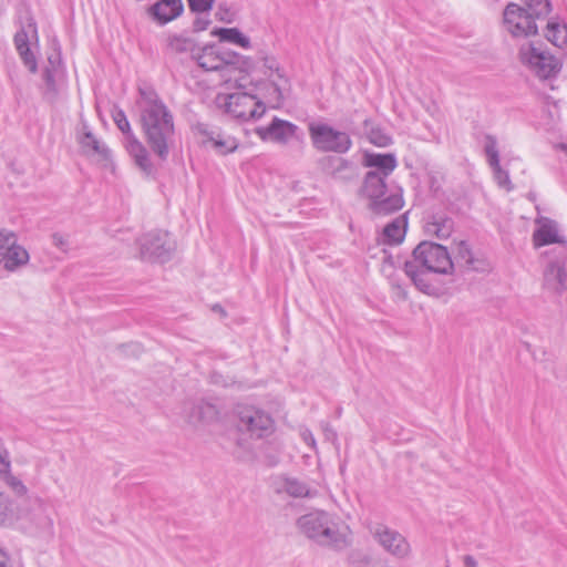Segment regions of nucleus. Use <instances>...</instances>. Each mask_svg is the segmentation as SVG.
<instances>
[{"mask_svg":"<svg viewBox=\"0 0 567 567\" xmlns=\"http://www.w3.org/2000/svg\"><path fill=\"white\" fill-rule=\"evenodd\" d=\"M204 144H210L220 155L229 154L238 147V142L235 137L217 131L207 132Z\"/></svg>","mask_w":567,"mask_h":567,"instance_id":"27","label":"nucleus"},{"mask_svg":"<svg viewBox=\"0 0 567 567\" xmlns=\"http://www.w3.org/2000/svg\"><path fill=\"white\" fill-rule=\"evenodd\" d=\"M25 533L44 539H52L54 537V519L44 506H41L39 513L32 515L31 526L25 529Z\"/></svg>","mask_w":567,"mask_h":567,"instance_id":"20","label":"nucleus"},{"mask_svg":"<svg viewBox=\"0 0 567 567\" xmlns=\"http://www.w3.org/2000/svg\"><path fill=\"white\" fill-rule=\"evenodd\" d=\"M218 99L221 100L220 96ZM223 103L227 113L241 121L257 120L266 112L262 102L257 100L256 96L244 92L225 95Z\"/></svg>","mask_w":567,"mask_h":567,"instance_id":"11","label":"nucleus"},{"mask_svg":"<svg viewBox=\"0 0 567 567\" xmlns=\"http://www.w3.org/2000/svg\"><path fill=\"white\" fill-rule=\"evenodd\" d=\"M523 2L526 11H528L534 19L546 18L551 10L549 0H523Z\"/></svg>","mask_w":567,"mask_h":567,"instance_id":"35","label":"nucleus"},{"mask_svg":"<svg viewBox=\"0 0 567 567\" xmlns=\"http://www.w3.org/2000/svg\"><path fill=\"white\" fill-rule=\"evenodd\" d=\"M485 153L488 157L489 166H496L497 163H499L497 142L496 138L491 135L486 136Z\"/></svg>","mask_w":567,"mask_h":567,"instance_id":"38","label":"nucleus"},{"mask_svg":"<svg viewBox=\"0 0 567 567\" xmlns=\"http://www.w3.org/2000/svg\"><path fill=\"white\" fill-rule=\"evenodd\" d=\"M404 271L421 292L429 296L439 293V288L432 282L429 276L432 271H426L425 268L419 267L415 262L408 261H404Z\"/></svg>","mask_w":567,"mask_h":567,"instance_id":"18","label":"nucleus"},{"mask_svg":"<svg viewBox=\"0 0 567 567\" xmlns=\"http://www.w3.org/2000/svg\"><path fill=\"white\" fill-rule=\"evenodd\" d=\"M113 121L117 128L126 136V150L133 157L136 166L146 175L154 173L155 168L146 147L135 137L132 132L130 122L122 110L113 113Z\"/></svg>","mask_w":567,"mask_h":567,"instance_id":"10","label":"nucleus"},{"mask_svg":"<svg viewBox=\"0 0 567 567\" xmlns=\"http://www.w3.org/2000/svg\"><path fill=\"white\" fill-rule=\"evenodd\" d=\"M0 567H9L8 556L2 549H0Z\"/></svg>","mask_w":567,"mask_h":567,"instance_id":"50","label":"nucleus"},{"mask_svg":"<svg viewBox=\"0 0 567 567\" xmlns=\"http://www.w3.org/2000/svg\"><path fill=\"white\" fill-rule=\"evenodd\" d=\"M141 259L150 262H166L176 251L177 245L169 233L164 230L150 231L137 240Z\"/></svg>","mask_w":567,"mask_h":567,"instance_id":"7","label":"nucleus"},{"mask_svg":"<svg viewBox=\"0 0 567 567\" xmlns=\"http://www.w3.org/2000/svg\"><path fill=\"white\" fill-rule=\"evenodd\" d=\"M272 84H274V86H275V90H276L277 92H279V91H280V84H279L276 80H272Z\"/></svg>","mask_w":567,"mask_h":567,"instance_id":"52","label":"nucleus"},{"mask_svg":"<svg viewBox=\"0 0 567 567\" xmlns=\"http://www.w3.org/2000/svg\"><path fill=\"white\" fill-rule=\"evenodd\" d=\"M236 427L238 432L254 440H261L275 431L272 416L254 405L239 404L235 409Z\"/></svg>","mask_w":567,"mask_h":567,"instance_id":"5","label":"nucleus"},{"mask_svg":"<svg viewBox=\"0 0 567 567\" xmlns=\"http://www.w3.org/2000/svg\"><path fill=\"white\" fill-rule=\"evenodd\" d=\"M59 59L55 58L54 60L50 56L49 58V63H50V68H45L44 71H43V80L47 84V87L49 91H52V92H55L56 91V86H55V76H56V73H58V64H59Z\"/></svg>","mask_w":567,"mask_h":567,"instance_id":"36","label":"nucleus"},{"mask_svg":"<svg viewBox=\"0 0 567 567\" xmlns=\"http://www.w3.org/2000/svg\"><path fill=\"white\" fill-rule=\"evenodd\" d=\"M297 128L295 124L276 117L267 127L259 128L258 134L262 140L285 144L295 136Z\"/></svg>","mask_w":567,"mask_h":567,"instance_id":"16","label":"nucleus"},{"mask_svg":"<svg viewBox=\"0 0 567 567\" xmlns=\"http://www.w3.org/2000/svg\"><path fill=\"white\" fill-rule=\"evenodd\" d=\"M11 467L8 451L0 443V474L7 473Z\"/></svg>","mask_w":567,"mask_h":567,"instance_id":"45","label":"nucleus"},{"mask_svg":"<svg viewBox=\"0 0 567 567\" xmlns=\"http://www.w3.org/2000/svg\"><path fill=\"white\" fill-rule=\"evenodd\" d=\"M182 0H159L150 8L151 16L159 23H167L183 12Z\"/></svg>","mask_w":567,"mask_h":567,"instance_id":"22","label":"nucleus"},{"mask_svg":"<svg viewBox=\"0 0 567 567\" xmlns=\"http://www.w3.org/2000/svg\"><path fill=\"white\" fill-rule=\"evenodd\" d=\"M408 262H415L433 274L449 275L454 269V264L446 247L432 241L420 243L412 251V258Z\"/></svg>","mask_w":567,"mask_h":567,"instance_id":"6","label":"nucleus"},{"mask_svg":"<svg viewBox=\"0 0 567 567\" xmlns=\"http://www.w3.org/2000/svg\"><path fill=\"white\" fill-rule=\"evenodd\" d=\"M192 11L195 12H208L215 2V0H187Z\"/></svg>","mask_w":567,"mask_h":567,"instance_id":"43","label":"nucleus"},{"mask_svg":"<svg viewBox=\"0 0 567 567\" xmlns=\"http://www.w3.org/2000/svg\"><path fill=\"white\" fill-rule=\"evenodd\" d=\"M297 526L308 538L322 545L343 547L348 544V528L324 511H313L302 515Z\"/></svg>","mask_w":567,"mask_h":567,"instance_id":"2","label":"nucleus"},{"mask_svg":"<svg viewBox=\"0 0 567 567\" xmlns=\"http://www.w3.org/2000/svg\"><path fill=\"white\" fill-rule=\"evenodd\" d=\"M53 245L63 252H68L71 248L70 237L60 233L52 235Z\"/></svg>","mask_w":567,"mask_h":567,"instance_id":"42","label":"nucleus"},{"mask_svg":"<svg viewBox=\"0 0 567 567\" xmlns=\"http://www.w3.org/2000/svg\"><path fill=\"white\" fill-rule=\"evenodd\" d=\"M264 68L269 71V73L265 72L269 78H271L272 73H276L279 80L284 79V74L280 71L279 64L274 56H264Z\"/></svg>","mask_w":567,"mask_h":567,"instance_id":"41","label":"nucleus"},{"mask_svg":"<svg viewBox=\"0 0 567 567\" xmlns=\"http://www.w3.org/2000/svg\"><path fill=\"white\" fill-rule=\"evenodd\" d=\"M281 491L291 497H313L317 492L312 491L305 482L295 477H285L281 481Z\"/></svg>","mask_w":567,"mask_h":567,"instance_id":"28","label":"nucleus"},{"mask_svg":"<svg viewBox=\"0 0 567 567\" xmlns=\"http://www.w3.org/2000/svg\"><path fill=\"white\" fill-rule=\"evenodd\" d=\"M322 430H323L324 439L334 444L337 442V437H338L337 432L329 424H323Z\"/></svg>","mask_w":567,"mask_h":567,"instance_id":"47","label":"nucleus"},{"mask_svg":"<svg viewBox=\"0 0 567 567\" xmlns=\"http://www.w3.org/2000/svg\"><path fill=\"white\" fill-rule=\"evenodd\" d=\"M127 350H131L132 353L137 354L142 351V348L138 343H131L126 346Z\"/></svg>","mask_w":567,"mask_h":567,"instance_id":"51","label":"nucleus"},{"mask_svg":"<svg viewBox=\"0 0 567 567\" xmlns=\"http://www.w3.org/2000/svg\"><path fill=\"white\" fill-rule=\"evenodd\" d=\"M324 171L333 178L341 181L352 179L355 175V167L341 157H327L324 159Z\"/></svg>","mask_w":567,"mask_h":567,"instance_id":"26","label":"nucleus"},{"mask_svg":"<svg viewBox=\"0 0 567 567\" xmlns=\"http://www.w3.org/2000/svg\"><path fill=\"white\" fill-rule=\"evenodd\" d=\"M78 140L86 154L95 156L100 161L107 162L111 159L110 148L102 141L96 138L92 132L87 130L85 124H83L82 134L79 135Z\"/></svg>","mask_w":567,"mask_h":567,"instance_id":"21","label":"nucleus"},{"mask_svg":"<svg viewBox=\"0 0 567 567\" xmlns=\"http://www.w3.org/2000/svg\"><path fill=\"white\" fill-rule=\"evenodd\" d=\"M198 65L206 71H220L227 76L230 69L248 71L250 61L228 49L216 45L198 49L195 55Z\"/></svg>","mask_w":567,"mask_h":567,"instance_id":"4","label":"nucleus"},{"mask_svg":"<svg viewBox=\"0 0 567 567\" xmlns=\"http://www.w3.org/2000/svg\"><path fill=\"white\" fill-rule=\"evenodd\" d=\"M388 177L367 173L360 188V195L369 200L368 207L377 216L393 214L404 205L402 189L389 187Z\"/></svg>","mask_w":567,"mask_h":567,"instance_id":"3","label":"nucleus"},{"mask_svg":"<svg viewBox=\"0 0 567 567\" xmlns=\"http://www.w3.org/2000/svg\"><path fill=\"white\" fill-rule=\"evenodd\" d=\"M503 23L508 33L515 38L529 37L537 33L536 19L524 7L508 3L503 12Z\"/></svg>","mask_w":567,"mask_h":567,"instance_id":"12","label":"nucleus"},{"mask_svg":"<svg viewBox=\"0 0 567 567\" xmlns=\"http://www.w3.org/2000/svg\"><path fill=\"white\" fill-rule=\"evenodd\" d=\"M29 252L18 244L14 233L0 230V265L7 271H16L28 264Z\"/></svg>","mask_w":567,"mask_h":567,"instance_id":"13","label":"nucleus"},{"mask_svg":"<svg viewBox=\"0 0 567 567\" xmlns=\"http://www.w3.org/2000/svg\"><path fill=\"white\" fill-rule=\"evenodd\" d=\"M406 224L404 216L393 219L383 229L384 241L388 244H400L405 236Z\"/></svg>","mask_w":567,"mask_h":567,"instance_id":"31","label":"nucleus"},{"mask_svg":"<svg viewBox=\"0 0 567 567\" xmlns=\"http://www.w3.org/2000/svg\"><path fill=\"white\" fill-rule=\"evenodd\" d=\"M424 231L437 239H447L454 231V220L445 214L436 213L426 218Z\"/></svg>","mask_w":567,"mask_h":567,"instance_id":"17","label":"nucleus"},{"mask_svg":"<svg viewBox=\"0 0 567 567\" xmlns=\"http://www.w3.org/2000/svg\"><path fill=\"white\" fill-rule=\"evenodd\" d=\"M546 37L554 45L563 47L567 43V23L549 21L547 24Z\"/></svg>","mask_w":567,"mask_h":567,"instance_id":"33","label":"nucleus"},{"mask_svg":"<svg viewBox=\"0 0 567 567\" xmlns=\"http://www.w3.org/2000/svg\"><path fill=\"white\" fill-rule=\"evenodd\" d=\"M545 286L556 292L567 289V262H551L544 272Z\"/></svg>","mask_w":567,"mask_h":567,"instance_id":"23","label":"nucleus"},{"mask_svg":"<svg viewBox=\"0 0 567 567\" xmlns=\"http://www.w3.org/2000/svg\"><path fill=\"white\" fill-rule=\"evenodd\" d=\"M137 105L145 141L152 152L165 162L175 146L174 116L151 87H140Z\"/></svg>","mask_w":567,"mask_h":567,"instance_id":"1","label":"nucleus"},{"mask_svg":"<svg viewBox=\"0 0 567 567\" xmlns=\"http://www.w3.org/2000/svg\"><path fill=\"white\" fill-rule=\"evenodd\" d=\"M463 564H464V567H477L478 566L476 559L471 555H465L463 557Z\"/></svg>","mask_w":567,"mask_h":567,"instance_id":"48","label":"nucleus"},{"mask_svg":"<svg viewBox=\"0 0 567 567\" xmlns=\"http://www.w3.org/2000/svg\"><path fill=\"white\" fill-rule=\"evenodd\" d=\"M3 480L6 484L12 489V492L18 496H24L28 493V488L23 482L17 476L12 475L10 470L7 473H3Z\"/></svg>","mask_w":567,"mask_h":567,"instance_id":"37","label":"nucleus"},{"mask_svg":"<svg viewBox=\"0 0 567 567\" xmlns=\"http://www.w3.org/2000/svg\"><path fill=\"white\" fill-rule=\"evenodd\" d=\"M534 241L536 246H545L559 243L557 225L551 220H545L534 233Z\"/></svg>","mask_w":567,"mask_h":567,"instance_id":"29","label":"nucleus"},{"mask_svg":"<svg viewBox=\"0 0 567 567\" xmlns=\"http://www.w3.org/2000/svg\"><path fill=\"white\" fill-rule=\"evenodd\" d=\"M456 262L468 270L485 271L488 269V262L484 258H475L468 244L461 240L456 244Z\"/></svg>","mask_w":567,"mask_h":567,"instance_id":"25","label":"nucleus"},{"mask_svg":"<svg viewBox=\"0 0 567 567\" xmlns=\"http://www.w3.org/2000/svg\"><path fill=\"white\" fill-rule=\"evenodd\" d=\"M374 537L386 551L398 558H404L410 553L409 543L395 530H391L386 527H379L374 532Z\"/></svg>","mask_w":567,"mask_h":567,"instance_id":"15","label":"nucleus"},{"mask_svg":"<svg viewBox=\"0 0 567 567\" xmlns=\"http://www.w3.org/2000/svg\"><path fill=\"white\" fill-rule=\"evenodd\" d=\"M186 416L190 423L213 422L218 419L219 410L216 404L200 400L185 408Z\"/></svg>","mask_w":567,"mask_h":567,"instance_id":"24","label":"nucleus"},{"mask_svg":"<svg viewBox=\"0 0 567 567\" xmlns=\"http://www.w3.org/2000/svg\"><path fill=\"white\" fill-rule=\"evenodd\" d=\"M369 140L379 147H385L391 144V137L383 133L380 128H372L369 132Z\"/></svg>","mask_w":567,"mask_h":567,"instance_id":"40","label":"nucleus"},{"mask_svg":"<svg viewBox=\"0 0 567 567\" xmlns=\"http://www.w3.org/2000/svg\"><path fill=\"white\" fill-rule=\"evenodd\" d=\"M215 16L220 22L231 23L234 20V13L224 4H219Z\"/></svg>","mask_w":567,"mask_h":567,"instance_id":"44","label":"nucleus"},{"mask_svg":"<svg viewBox=\"0 0 567 567\" xmlns=\"http://www.w3.org/2000/svg\"><path fill=\"white\" fill-rule=\"evenodd\" d=\"M519 60L540 79H548L560 70L559 61L542 48V43L528 42L519 48Z\"/></svg>","mask_w":567,"mask_h":567,"instance_id":"9","label":"nucleus"},{"mask_svg":"<svg viewBox=\"0 0 567 567\" xmlns=\"http://www.w3.org/2000/svg\"><path fill=\"white\" fill-rule=\"evenodd\" d=\"M168 49L173 53L182 54V53H192L195 58L197 48L196 43L193 39L185 38L182 35H174L169 38Z\"/></svg>","mask_w":567,"mask_h":567,"instance_id":"34","label":"nucleus"},{"mask_svg":"<svg viewBox=\"0 0 567 567\" xmlns=\"http://www.w3.org/2000/svg\"><path fill=\"white\" fill-rule=\"evenodd\" d=\"M308 131L312 145L318 151L343 154L352 146L348 133L337 131L328 124L311 122L308 125Z\"/></svg>","mask_w":567,"mask_h":567,"instance_id":"8","label":"nucleus"},{"mask_svg":"<svg viewBox=\"0 0 567 567\" xmlns=\"http://www.w3.org/2000/svg\"><path fill=\"white\" fill-rule=\"evenodd\" d=\"M209 21L208 20H202V19H197L195 21V29L198 30V31H203L207 28Z\"/></svg>","mask_w":567,"mask_h":567,"instance_id":"49","label":"nucleus"},{"mask_svg":"<svg viewBox=\"0 0 567 567\" xmlns=\"http://www.w3.org/2000/svg\"><path fill=\"white\" fill-rule=\"evenodd\" d=\"M384 261H385V262H389V264H391V265H394V261H393L392 257H390V256L385 257V258H384Z\"/></svg>","mask_w":567,"mask_h":567,"instance_id":"53","label":"nucleus"},{"mask_svg":"<svg viewBox=\"0 0 567 567\" xmlns=\"http://www.w3.org/2000/svg\"><path fill=\"white\" fill-rule=\"evenodd\" d=\"M213 34L218 37L223 42L237 44L241 48H250V40L237 28H219L213 31Z\"/></svg>","mask_w":567,"mask_h":567,"instance_id":"32","label":"nucleus"},{"mask_svg":"<svg viewBox=\"0 0 567 567\" xmlns=\"http://www.w3.org/2000/svg\"><path fill=\"white\" fill-rule=\"evenodd\" d=\"M30 34L34 37L37 35V25L32 18H28L27 25L21 27V29L14 34L13 42L24 65L30 70V72L35 73L38 64L29 48Z\"/></svg>","mask_w":567,"mask_h":567,"instance_id":"14","label":"nucleus"},{"mask_svg":"<svg viewBox=\"0 0 567 567\" xmlns=\"http://www.w3.org/2000/svg\"><path fill=\"white\" fill-rule=\"evenodd\" d=\"M300 435L306 444H308L313 450L317 449L316 440L313 437L312 432L309 429H301Z\"/></svg>","mask_w":567,"mask_h":567,"instance_id":"46","label":"nucleus"},{"mask_svg":"<svg viewBox=\"0 0 567 567\" xmlns=\"http://www.w3.org/2000/svg\"><path fill=\"white\" fill-rule=\"evenodd\" d=\"M491 167L493 169L494 178H495L496 183L498 184V186L506 190H511L513 187H512V183H511L508 173L502 168L499 163H497L496 166H491Z\"/></svg>","mask_w":567,"mask_h":567,"instance_id":"39","label":"nucleus"},{"mask_svg":"<svg viewBox=\"0 0 567 567\" xmlns=\"http://www.w3.org/2000/svg\"><path fill=\"white\" fill-rule=\"evenodd\" d=\"M363 165L370 168L367 173H374L379 176H390L398 163L393 154L365 153Z\"/></svg>","mask_w":567,"mask_h":567,"instance_id":"19","label":"nucleus"},{"mask_svg":"<svg viewBox=\"0 0 567 567\" xmlns=\"http://www.w3.org/2000/svg\"><path fill=\"white\" fill-rule=\"evenodd\" d=\"M17 519L12 498L0 487V527H13Z\"/></svg>","mask_w":567,"mask_h":567,"instance_id":"30","label":"nucleus"}]
</instances>
